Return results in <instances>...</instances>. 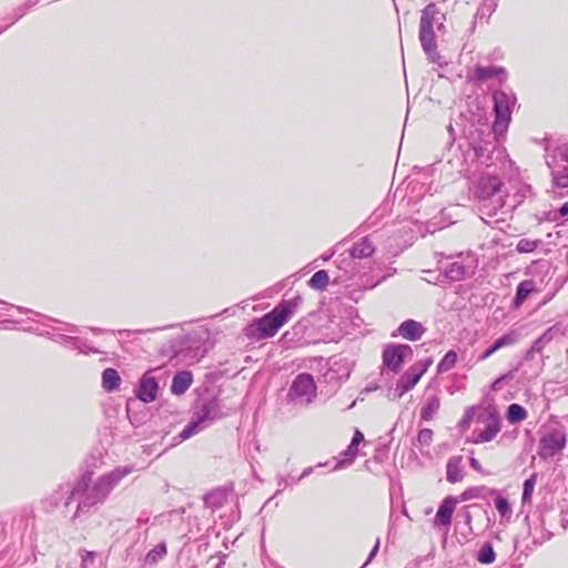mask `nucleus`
Returning a JSON list of instances; mask_svg holds the SVG:
<instances>
[{
  "label": "nucleus",
  "mask_w": 568,
  "mask_h": 568,
  "mask_svg": "<svg viewBox=\"0 0 568 568\" xmlns=\"http://www.w3.org/2000/svg\"><path fill=\"white\" fill-rule=\"evenodd\" d=\"M134 470L133 465L118 466L111 471L99 476L93 481H91L90 473L82 475L75 483L79 503L74 517L89 513L98 505L103 504L121 480Z\"/></svg>",
  "instance_id": "1"
},
{
  "label": "nucleus",
  "mask_w": 568,
  "mask_h": 568,
  "mask_svg": "<svg viewBox=\"0 0 568 568\" xmlns=\"http://www.w3.org/2000/svg\"><path fill=\"white\" fill-rule=\"evenodd\" d=\"M303 303L301 295L282 300L271 312L253 320L245 328L244 335L256 341L273 337L278 329L297 312Z\"/></svg>",
  "instance_id": "2"
},
{
  "label": "nucleus",
  "mask_w": 568,
  "mask_h": 568,
  "mask_svg": "<svg viewBox=\"0 0 568 568\" xmlns=\"http://www.w3.org/2000/svg\"><path fill=\"white\" fill-rule=\"evenodd\" d=\"M445 14L440 12L434 2L428 3L420 12L418 39L423 51L433 63H437L440 55L437 51L434 26L438 29L444 27Z\"/></svg>",
  "instance_id": "3"
},
{
  "label": "nucleus",
  "mask_w": 568,
  "mask_h": 568,
  "mask_svg": "<svg viewBox=\"0 0 568 568\" xmlns=\"http://www.w3.org/2000/svg\"><path fill=\"white\" fill-rule=\"evenodd\" d=\"M493 112L495 120L493 123L494 133H503L511 121V114L517 103V97L511 90H495L491 93Z\"/></svg>",
  "instance_id": "4"
},
{
  "label": "nucleus",
  "mask_w": 568,
  "mask_h": 568,
  "mask_svg": "<svg viewBox=\"0 0 568 568\" xmlns=\"http://www.w3.org/2000/svg\"><path fill=\"white\" fill-rule=\"evenodd\" d=\"M497 133L491 132L489 129H476L469 132L467 140L468 144L474 153L475 160L486 166H490L493 154L496 150Z\"/></svg>",
  "instance_id": "5"
},
{
  "label": "nucleus",
  "mask_w": 568,
  "mask_h": 568,
  "mask_svg": "<svg viewBox=\"0 0 568 568\" xmlns=\"http://www.w3.org/2000/svg\"><path fill=\"white\" fill-rule=\"evenodd\" d=\"M316 397V385L308 373L298 374L292 382L287 393L290 402L300 405H308Z\"/></svg>",
  "instance_id": "6"
},
{
  "label": "nucleus",
  "mask_w": 568,
  "mask_h": 568,
  "mask_svg": "<svg viewBox=\"0 0 568 568\" xmlns=\"http://www.w3.org/2000/svg\"><path fill=\"white\" fill-rule=\"evenodd\" d=\"M567 444V435L561 428H554L545 433L538 445V456L547 460L559 454Z\"/></svg>",
  "instance_id": "7"
},
{
  "label": "nucleus",
  "mask_w": 568,
  "mask_h": 568,
  "mask_svg": "<svg viewBox=\"0 0 568 568\" xmlns=\"http://www.w3.org/2000/svg\"><path fill=\"white\" fill-rule=\"evenodd\" d=\"M193 416L209 427L223 417L220 399L216 397L199 399Z\"/></svg>",
  "instance_id": "8"
},
{
  "label": "nucleus",
  "mask_w": 568,
  "mask_h": 568,
  "mask_svg": "<svg viewBox=\"0 0 568 568\" xmlns=\"http://www.w3.org/2000/svg\"><path fill=\"white\" fill-rule=\"evenodd\" d=\"M413 354L407 344H389L383 351V364L394 373H398L405 358Z\"/></svg>",
  "instance_id": "9"
},
{
  "label": "nucleus",
  "mask_w": 568,
  "mask_h": 568,
  "mask_svg": "<svg viewBox=\"0 0 568 568\" xmlns=\"http://www.w3.org/2000/svg\"><path fill=\"white\" fill-rule=\"evenodd\" d=\"M479 212L480 219L487 224L505 222L508 213L505 210V195L480 202Z\"/></svg>",
  "instance_id": "10"
},
{
  "label": "nucleus",
  "mask_w": 568,
  "mask_h": 568,
  "mask_svg": "<svg viewBox=\"0 0 568 568\" xmlns=\"http://www.w3.org/2000/svg\"><path fill=\"white\" fill-rule=\"evenodd\" d=\"M501 180L490 173L483 174L475 185V195L480 202L496 199L498 195H504L501 192Z\"/></svg>",
  "instance_id": "11"
},
{
  "label": "nucleus",
  "mask_w": 568,
  "mask_h": 568,
  "mask_svg": "<svg viewBox=\"0 0 568 568\" xmlns=\"http://www.w3.org/2000/svg\"><path fill=\"white\" fill-rule=\"evenodd\" d=\"M425 372L426 367H409L397 381L394 389V397L400 398L404 394L414 388Z\"/></svg>",
  "instance_id": "12"
},
{
  "label": "nucleus",
  "mask_w": 568,
  "mask_h": 568,
  "mask_svg": "<svg viewBox=\"0 0 568 568\" xmlns=\"http://www.w3.org/2000/svg\"><path fill=\"white\" fill-rule=\"evenodd\" d=\"M159 388L160 386L158 379L154 376H151L149 373H145L140 378L134 394L141 402L151 403L155 400Z\"/></svg>",
  "instance_id": "13"
},
{
  "label": "nucleus",
  "mask_w": 568,
  "mask_h": 568,
  "mask_svg": "<svg viewBox=\"0 0 568 568\" xmlns=\"http://www.w3.org/2000/svg\"><path fill=\"white\" fill-rule=\"evenodd\" d=\"M78 497L75 493V485L71 486L69 484L60 485L50 496L43 499V505L47 509L55 508L61 503L68 507L71 500Z\"/></svg>",
  "instance_id": "14"
},
{
  "label": "nucleus",
  "mask_w": 568,
  "mask_h": 568,
  "mask_svg": "<svg viewBox=\"0 0 568 568\" xmlns=\"http://www.w3.org/2000/svg\"><path fill=\"white\" fill-rule=\"evenodd\" d=\"M493 78H497L498 82L503 84L507 80L506 69L500 65H476L473 80L483 83Z\"/></svg>",
  "instance_id": "15"
},
{
  "label": "nucleus",
  "mask_w": 568,
  "mask_h": 568,
  "mask_svg": "<svg viewBox=\"0 0 568 568\" xmlns=\"http://www.w3.org/2000/svg\"><path fill=\"white\" fill-rule=\"evenodd\" d=\"M500 430V420L497 412H490L484 429L476 432L475 443H488L493 440Z\"/></svg>",
  "instance_id": "16"
},
{
  "label": "nucleus",
  "mask_w": 568,
  "mask_h": 568,
  "mask_svg": "<svg viewBox=\"0 0 568 568\" xmlns=\"http://www.w3.org/2000/svg\"><path fill=\"white\" fill-rule=\"evenodd\" d=\"M457 498L454 496H447L439 505L436 516L435 525L439 527L448 528L452 524L453 513L455 510Z\"/></svg>",
  "instance_id": "17"
},
{
  "label": "nucleus",
  "mask_w": 568,
  "mask_h": 568,
  "mask_svg": "<svg viewBox=\"0 0 568 568\" xmlns=\"http://www.w3.org/2000/svg\"><path fill=\"white\" fill-rule=\"evenodd\" d=\"M426 328L415 320H406L397 327V335L407 341H418L425 334Z\"/></svg>",
  "instance_id": "18"
},
{
  "label": "nucleus",
  "mask_w": 568,
  "mask_h": 568,
  "mask_svg": "<svg viewBox=\"0 0 568 568\" xmlns=\"http://www.w3.org/2000/svg\"><path fill=\"white\" fill-rule=\"evenodd\" d=\"M202 334L206 335L205 332H191L179 337L172 345L174 356H180L186 348H199L195 344L200 343Z\"/></svg>",
  "instance_id": "19"
},
{
  "label": "nucleus",
  "mask_w": 568,
  "mask_h": 568,
  "mask_svg": "<svg viewBox=\"0 0 568 568\" xmlns=\"http://www.w3.org/2000/svg\"><path fill=\"white\" fill-rule=\"evenodd\" d=\"M55 342L63 344V345H70L72 348L78 349L79 353L89 354V353H100L99 349L90 346L87 341L75 337V336H69L64 334H58L53 338Z\"/></svg>",
  "instance_id": "20"
},
{
  "label": "nucleus",
  "mask_w": 568,
  "mask_h": 568,
  "mask_svg": "<svg viewBox=\"0 0 568 568\" xmlns=\"http://www.w3.org/2000/svg\"><path fill=\"white\" fill-rule=\"evenodd\" d=\"M193 383V375L190 371H180L172 378L171 392L174 395L184 394Z\"/></svg>",
  "instance_id": "21"
},
{
  "label": "nucleus",
  "mask_w": 568,
  "mask_h": 568,
  "mask_svg": "<svg viewBox=\"0 0 568 568\" xmlns=\"http://www.w3.org/2000/svg\"><path fill=\"white\" fill-rule=\"evenodd\" d=\"M463 456H453L448 459L446 464V479L452 484H456L462 481L464 478L463 473Z\"/></svg>",
  "instance_id": "22"
},
{
  "label": "nucleus",
  "mask_w": 568,
  "mask_h": 568,
  "mask_svg": "<svg viewBox=\"0 0 568 568\" xmlns=\"http://www.w3.org/2000/svg\"><path fill=\"white\" fill-rule=\"evenodd\" d=\"M473 273L470 266L464 265L462 262L455 261L449 263L445 268V276L449 281H462Z\"/></svg>",
  "instance_id": "23"
},
{
  "label": "nucleus",
  "mask_w": 568,
  "mask_h": 568,
  "mask_svg": "<svg viewBox=\"0 0 568 568\" xmlns=\"http://www.w3.org/2000/svg\"><path fill=\"white\" fill-rule=\"evenodd\" d=\"M230 491L226 488H216L204 496V505L213 510L222 507L229 497Z\"/></svg>",
  "instance_id": "24"
},
{
  "label": "nucleus",
  "mask_w": 568,
  "mask_h": 568,
  "mask_svg": "<svg viewBox=\"0 0 568 568\" xmlns=\"http://www.w3.org/2000/svg\"><path fill=\"white\" fill-rule=\"evenodd\" d=\"M535 290L536 286L532 280H525L520 282L516 287V294L513 300V306L515 308H519Z\"/></svg>",
  "instance_id": "25"
},
{
  "label": "nucleus",
  "mask_w": 568,
  "mask_h": 568,
  "mask_svg": "<svg viewBox=\"0 0 568 568\" xmlns=\"http://www.w3.org/2000/svg\"><path fill=\"white\" fill-rule=\"evenodd\" d=\"M375 247L368 237H363L359 242L355 243L351 248V256L353 258H366L373 255Z\"/></svg>",
  "instance_id": "26"
},
{
  "label": "nucleus",
  "mask_w": 568,
  "mask_h": 568,
  "mask_svg": "<svg viewBox=\"0 0 568 568\" xmlns=\"http://www.w3.org/2000/svg\"><path fill=\"white\" fill-rule=\"evenodd\" d=\"M121 377L115 368L108 367L102 372V387L106 392H113L119 388Z\"/></svg>",
  "instance_id": "27"
},
{
  "label": "nucleus",
  "mask_w": 568,
  "mask_h": 568,
  "mask_svg": "<svg viewBox=\"0 0 568 568\" xmlns=\"http://www.w3.org/2000/svg\"><path fill=\"white\" fill-rule=\"evenodd\" d=\"M440 408V399L437 395L428 397L420 409V418L423 420H432Z\"/></svg>",
  "instance_id": "28"
},
{
  "label": "nucleus",
  "mask_w": 568,
  "mask_h": 568,
  "mask_svg": "<svg viewBox=\"0 0 568 568\" xmlns=\"http://www.w3.org/2000/svg\"><path fill=\"white\" fill-rule=\"evenodd\" d=\"M497 494V489L494 488H487L486 486H477V487H469L465 491L462 493L460 499L462 500H469L474 498H486L487 496H491Z\"/></svg>",
  "instance_id": "29"
},
{
  "label": "nucleus",
  "mask_w": 568,
  "mask_h": 568,
  "mask_svg": "<svg viewBox=\"0 0 568 568\" xmlns=\"http://www.w3.org/2000/svg\"><path fill=\"white\" fill-rule=\"evenodd\" d=\"M206 426L201 423L199 419H196L193 415L189 424L181 430L179 434L180 442L186 440L191 438L192 436L199 434L203 429H205Z\"/></svg>",
  "instance_id": "30"
},
{
  "label": "nucleus",
  "mask_w": 568,
  "mask_h": 568,
  "mask_svg": "<svg viewBox=\"0 0 568 568\" xmlns=\"http://www.w3.org/2000/svg\"><path fill=\"white\" fill-rule=\"evenodd\" d=\"M555 156L552 160L546 159V164L549 169H551V178L552 183L556 187L566 189L568 187V169H565V172H558L554 170Z\"/></svg>",
  "instance_id": "31"
},
{
  "label": "nucleus",
  "mask_w": 568,
  "mask_h": 568,
  "mask_svg": "<svg viewBox=\"0 0 568 568\" xmlns=\"http://www.w3.org/2000/svg\"><path fill=\"white\" fill-rule=\"evenodd\" d=\"M527 410L519 404H510L507 408L506 417L510 424H518L527 418Z\"/></svg>",
  "instance_id": "32"
},
{
  "label": "nucleus",
  "mask_w": 568,
  "mask_h": 568,
  "mask_svg": "<svg viewBox=\"0 0 568 568\" xmlns=\"http://www.w3.org/2000/svg\"><path fill=\"white\" fill-rule=\"evenodd\" d=\"M476 559L483 565H490L496 560V552L490 542H485L477 551Z\"/></svg>",
  "instance_id": "33"
},
{
  "label": "nucleus",
  "mask_w": 568,
  "mask_h": 568,
  "mask_svg": "<svg viewBox=\"0 0 568 568\" xmlns=\"http://www.w3.org/2000/svg\"><path fill=\"white\" fill-rule=\"evenodd\" d=\"M168 554L166 544L160 542L145 555V564L154 565Z\"/></svg>",
  "instance_id": "34"
},
{
  "label": "nucleus",
  "mask_w": 568,
  "mask_h": 568,
  "mask_svg": "<svg viewBox=\"0 0 568 568\" xmlns=\"http://www.w3.org/2000/svg\"><path fill=\"white\" fill-rule=\"evenodd\" d=\"M457 359H458V355H457L456 351H454V349L448 351L444 355V357L440 359V362L438 363L437 372L439 374H442V373H446V372L450 371L452 368L455 367Z\"/></svg>",
  "instance_id": "35"
},
{
  "label": "nucleus",
  "mask_w": 568,
  "mask_h": 568,
  "mask_svg": "<svg viewBox=\"0 0 568 568\" xmlns=\"http://www.w3.org/2000/svg\"><path fill=\"white\" fill-rule=\"evenodd\" d=\"M520 338V333L516 329H513L500 337H498L494 343L498 349H501L507 346H511L516 344Z\"/></svg>",
  "instance_id": "36"
},
{
  "label": "nucleus",
  "mask_w": 568,
  "mask_h": 568,
  "mask_svg": "<svg viewBox=\"0 0 568 568\" xmlns=\"http://www.w3.org/2000/svg\"><path fill=\"white\" fill-rule=\"evenodd\" d=\"M329 277L328 273L325 270H320L313 274L310 280L311 287L315 290L323 291L328 285Z\"/></svg>",
  "instance_id": "37"
},
{
  "label": "nucleus",
  "mask_w": 568,
  "mask_h": 568,
  "mask_svg": "<svg viewBox=\"0 0 568 568\" xmlns=\"http://www.w3.org/2000/svg\"><path fill=\"white\" fill-rule=\"evenodd\" d=\"M388 203H383L381 206H378L375 212L366 220L367 227L376 226L379 221L388 213Z\"/></svg>",
  "instance_id": "38"
},
{
  "label": "nucleus",
  "mask_w": 568,
  "mask_h": 568,
  "mask_svg": "<svg viewBox=\"0 0 568 568\" xmlns=\"http://www.w3.org/2000/svg\"><path fill=\"white\" fill-rule=\"evenodd\" d=\"M537 474H532L529 478L524 481L521 501L526 504L530 501L532 491L536 485Z\"/></svg>",
  "instance_id": "39"
},
{
  "label": "nucleus",
  "mask_w": 568,
  "mask_h": 568,
  "mask_svg": "<svg viewBox=\"0 0 568 568\" xmlns=\"http://www.w3.org/2000/svg\"><path fill=\"white\" fill-rule=\"evenodd\" d=\"M433 436H434V433L429 428H423L418 432L416 442L418 445V449L420 452L423 450L424 447L430 446V444L433 442Z\"/></svg>",
  "instance_id": "40"
},
{
  "label": "nucleus",
  "mask_w": 568,
  "mask_h": 568,
  "mask_svg": "<svg viewBox=\"0 0 568 568\" xmlns=\"http://www.w3.org/2000/svg\"><path fill=\"white\" fill-rule=\"evenodd\" d=\"M358 454V447L353 446V444L349 443L347 448L342 453L343 459L338 462L337 467H343L344 465L352 464L355 459V457Z\"/></svg>",
  "instance_id": "41"
},
{
  "label": "nucleus",
  "mask_w": 568,
  "mask_h": 568,
  "mask_svg": "<svg viewBox=\"0 0 568 568\" xmlns=\"http://www.w3.org/2000/svg\"><path fill=\"white\" fill-rule=\"evenodd\" d=\"M495 507L501 517H508L511 514V508L507 498L496 494Z\"/></svg>",
  "instance_id": "42"
},
{
  "label": "nucleus",
  "mask_w": 568,
  "mask_h": 568,
  "mask_svg": "<svg viewBox=\"0 0 568 568\" xmlns=\"http://www.w3.org/2000/svg\"><path fill=\"white\" fill-rule=\"evenodd\" d=\"M539 242L538 240L521 239L518 241L516 250L519 253H530L538 247Z\"/></svg>",
  "instance_id": "43"
},
{
  "label": "nucleus",
  "mask_w": 568,
  "mask_h": 568,
  "mask_svg": "<svg viewBox=\"0 0 568 568\" xmlns=\"http://www.w3.org/2000/svg\"><path fill=\"white\" fill-rule=\"evenodd\" d=\"M28 12V9L26 8L24 4L18 7L17 9L13 10L12 12V16L10 17V22L4 24V26H1L0 24V34L2 32H4L10 26H12L16 21H18L19 19H21L26 13Z\"/></svg>",
  "instance_id": "44"
},
{
  "label": "nucleus",
  "mask_w": 568,
  "mask_h": 568,
  "mask_svg": "<svg viewBox=\"0 0 568 568\" xmlns=\"http://www.w3.org/2000/svg\"><path fill=\"white\" fill-rule=\"evenodd\" d=\"M476 408L474 406L467 407L464 412L462 419L458 423V426L463 429L468 428L474 419Z\"/></svg>",
  "instance_id": "45"
},
{
  "label": "nucleus",
  "mask_w": 568,
  "mask_h": 568,
  "mask_svg": "<svg viewBox=\"0 0 568 568\" xmlns=\"http://www.w3.org/2000/svg\"><path fill=\"white\" fill-rule=\"evenodd\" d=\"M80 556H81V566L83 568H88L90 565H92L94 562V560L97 558V552L81 549Z\"/></svg>",
  "instance_id": "46"
},
{
  "label": "nucleus",
  "mask_w": 568,
  "mask_h": 568,
  "mask_svg": "<svg viewBox=\"0 0 568 568\" xmlns=\"http://www.w3.org/2000/svg\"><path fill=\"white\" fill-rule=\"evenodd\" d=\"M559 333H560V327L557 325H554V326L549 327L548 329H546L540 337L544 339V342L546 344H548Z\"/></svg>",
  "instance_id": "47"
},
{
  "label": "nucleus",
  "mask_w": 568,
  "mask_h": 568,
  "mask_svg": "<svg viewBox=\"0 0 568 568\" xmlns=\"http://www.w3.org/2000/svg\"><path fill=\"white\" fill-rule=\"evenodd\" d=\"M547 344L544 342V339L539 336L531 345V347L528 349L527 354H526V358H529L531 356L532 353H541V351L544 349V347L546 346Z\"/></svg>",
  "instance_id": "48"
},
{
  "label": "nucleus",
  "mask_w": 568,
  "mask_h": 568,
  "mask_svg": "<svg viewBox=\"0 0 568 568\" xmlns=\"http://www.w3.org/2000/svg\"><path fill=\"white\" fill-rule=\"evenodd\" d=\"M555 152L560 156L564 162L568 163V142L558 145Z\"/></svg>",
  "instance_id": "49"
},
{
  "label": "nucleus",
  "mask_w": 568,
  "mask_h": 568,
  "mask_svg": "<svg viewBox=\"0 0 568 568\" xmlns=\"http://www.w3.org/2000/svg\"><path fill=\"white\" fill-rule=\"evenodd\" d=\"M378 549H379V539L376 540L373 549L371 550V552L368 554V557L366 559V561L364 562L363 567H366L367 565L371 564V561L376 557L377 552H378Z\"/></svg>",
  "instance_id": "50"
},
{
  "label": "nucleus",
  "mask_w": 568,
  "mask_h": 568,
  "mask_svg": "<svg viewBox=\"0 0 568 568\" xmlns=\"http://www.w3.org/2000/svg\"><path fill=\"white\" fill-rule=\"evenodd\" d=\"M497 351H499V349L497 348V346H495V343H493L485 352H483L479 355L478 359L479 361H485L488 357H490L494 353H496Z\"/></svg>",
  "instance_id": "51"
},
{
  "label": "nucleus",
  "mask_w": 568,
  "mask_h": 568,
  "mask_svg": "<svg viewBox=\"0 0 568 568\" xmlns=\"http://www.w3.org/2000/svg\"><path fill=\"white\" fill-rule=\"evenodd\" d=\"M364 440V435L362 432H359L358 429L355 430L354 433V436L351 440V444H353V446H357Z\"/></svg>",
  "instance_id": "52"
},
{
  "label": "nucleus",
  "mask_w": 568,
  "mask_h": 568,
  "mask_svg": "<svg viewBox=\"0 0 568 568\" xmlns=\"http://www.w3.org/2000/svg\"><path fill=\"white\" fill-rule=\"evenodd\" d=\"M469 465H470V467H471L474 470H476V471H478V473H480V474H485V471H484V469H483V467H481L480 463H479V462H478V459H476L475 457H470V458H469Z\"/></svg>",
  "instance_id": "53"
},
{
  "label": "nucleus",
  "mask_w": 568,
  "mask_h": 568,
  "mask_svg": "<svg viewBox=\"0 0 568 568\" xmlns=\"http://www.w3.org/2000/svg\"><path fill=\"white\" fill-rule=\"evenodd\" d=\"M314 467H306L302 474L297 477L296 481H301L302 479L306 478L311 474H313Z\"/></svg>",
  "instance_id": "54"
},
{
  "label": "nucleus",
  "mask_w": 568,
  "mask_h": 568,
  "mask_svg": "<svg viewBox=\"0 0 568 568\" xmlns=\"http://www.w3.org/2000/svg\"><path fill=\"white\" fill-rule=\"evenodd\" d=\"M277 485L281 489H285L288 486V479L284 476L278 477Z\"/></svg>",
  "instance_id": "55"
},
{
  "label": "nucleus",
  "mask_w": 568,
  "mask_h": 568,
  "mask_svg": "<svg viewBox=\"0 0 568 568\" xmlns=\"http://www.w3.org/2000/svg\"><path fill=\"white\" fill-rule=\"evenodd\" d=\"M559 214L561 216H568V202L564 203L559 209Z\"/></svg>",
  "instance_id": "56"
},
{
  "label": "nucleus",
  "mask_w": 568,
  "mask_h": 568,
  "mask_svg": "<svg viewBox=\"0 0 568 568\" xmlns=\"http://www.w3.org/2000/svg\"><path fill=\"white\" fill-rule=\"evenodd\" d=\"M39 3V0H28L26 3H23L26 6V8L29 10L31 8H33L34 6H37Z\"/></svg>",
  "instance_id": "57"
},
{
  "label": "nucleus",
  "mask_w": 568,
  "mask_h": 568,
  "mask_svg": "<svg viewBox=\"0 0 568 568\" xmlns=\"http://www.w3.org/2000/svg\"><path fill=\"white\" fill-rule=\"evenodd\" d=\"M503 379H504V377H499V378H497V379L493 383L491 388H493L494 390L499 389V387H500V383H501V381H503Z\"/></svg>",
  "instance_id": "58"
},
{
  "label": "nucleus",
  "mask_w": 568,
  "mask_h": 568,
  "mask_svg": "<svg viewBox=\"0 0 568 568\" xmlns=\"http://www.w3.org/2000/svg\"><path fill=\"white\" fill-rule=\"evenodd\" d=\"M464 517H465L466 525L470 526L471 515H470V513L468 510L465 511Z\"/></svg>",
  "instance_id": "59"
},
{
  "label": "nucleus",
  "mask_w": 568,
  "mask_h": 568,
  "mask_svg": "<svg viewBox=\"0 0 568 568\" xmlns=\"http://www.w3.org/2000/svg\"><path fill=\"white\" fill-rule=\"evenodd\" d=\"M286 478L288 479V485H295L298 483V481H296L297 477L287 476Z\"/></svg>",
  "instance_id": "60"
},
{
  "label": "nucleus",
  "mask_w": 568,
  "mask_h": 568,
  "mask_svg": "<svg viewBox=\"0 0 568 568\" xmlns=\"http://www.w3.org/2000/svg\"><path fill=\"white\" fill-rule=\"evenodd\" d=\"M430 363H432L430 359L425 363H419V367H426V369H427Z\"/></svg>",
  "instance_id": "61"
},
{
  "label": "nucleus",
  "mask_w": 568,
  "mask_h": 568,
  "mask_svg": "<svg viewBox=\"0 0 568 568\" xmlns=\"http://www.w3.org/2000/svg\"><path fill=\"white\" fill-rule=\"evenodd\" d=\"M68 331L71 332V333H75V332H78V328L74 325H70Z\"/></svg>",
  "instance_id": "62"
},
{
  "label": "nucleus",
  "mask_w": 568,
  "mask_h": 568,
  "mask_svg": "<svg viewBox=\"0 0 568 568\" xmlns=\"http://www.w3.org/2000/svg\"><path fill=\"white\" fill-rule=\"evenodd\" d=\"M91 331L94 333V334H100L102 332L101 328H91Z\"/></svg>",
  "instance_id": "63"
},
{
  "label": "nucleus",
  "mask_w": 568,
  "mask_h": 568,
  "mask_svg": "<svg viewBox=\"0 0 568 568\" xmlns=\"http://www.w3.org/2000/svg\"><path fill=\"white\" fill-rule=\"evenodd\" d=\"M448 132H449V134H450V135H453V134H454V129H453L452 124H450V125H448Z\"/></svg>",
  "instance_id": "64"
}]
</instances>
